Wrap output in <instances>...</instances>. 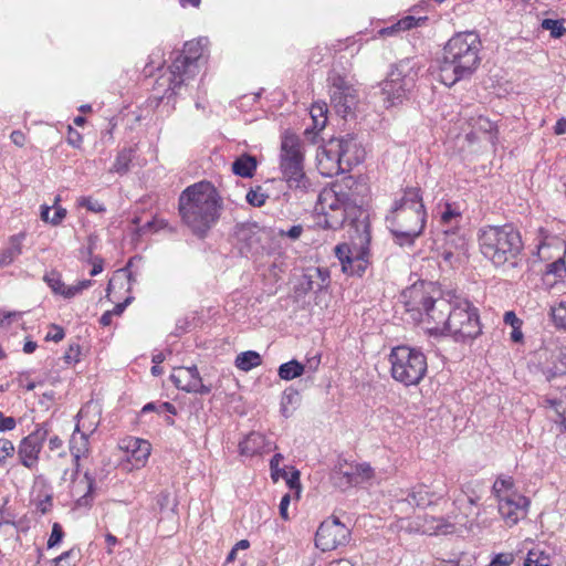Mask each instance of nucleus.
<instances>
[{
    "label": "nucleus",
    "instance_id": "obj_35",
    "mask_svg": "<svg viewBox=\"0 0 566 566\" xmlns=\"http://www.w3.org/2000/svg\"><path fill=\"white\" fill-rule=\"evenodd\" d=\"M552 376L566 375V346L557 347L552 354V367L549 368Z\"/></svg>",
    "mask_w": 566,
    "mask_h": 566
},
{
    "label": "nucleus",
    "instance_id": "obj_20",
    "mask_svg": "<svg viewBox=\"0 0 566 566\" xmlns=\"http://www.w3.org/2000/svg\"><path fill=\"white\" fill-rule=\"evenodd\" d=\"M124 449L130 453V460L134 461V465H144L150 455L151 446L147 440L139 438H128L124 441Z\"/></svg>",
    "mask_w": 566,
    "mask_h": 566
},
{
    "label": "nucleus",
    "instance_id": "obj_53",
    "mask_svg": "<svg viewBox=\"0 0 566 566\" xmlns=\"http://www.w3.org/2000/svg\"><path fill=\"white\" fill-rule=\"evenodd\" d=\"M283 460V455L281 453H275L271 461H270V469H271V475L273 478L275 476H285L286 475V472L284 469H281L280 468V463L282 462Z\"/></svg>",
    "mask_w": 566,
    "mask_h": 566
},
{
    "label": "nucleus",
    "instance_id": "obj_49",
    "mask_svg": "<svg viewBox=\"0 0 566 566\" xmlns=\"http://www.w3.org/2000/svg\"><path fill=\"white\" fill-rule=\"evenodd\" d=\"M184 391L207 395L211 391V387L205 385L202 382L201 377H199L197 380H193L190 384H186V387H184Z\"/></svg>",
    "mask_w": 566,
    "mask_h": 566
},
{
    "label": "nucleus",
    "instance_id": "obj_59",
    "mask_svg": "<svg viewBox=\"0 0 566 566\" xmlns=\"http://www.w3.org/2000/svg\"><path fill=\"white\" fill-rule=\"evenodd\" d=\"M17 421L13 417H7L0 411V431H11L15 428Z\"/></svg>",
    "mask_w": 566,
    "mask_h": 566
},
{
    "label": "nucleus",
    "instance_id": "obj_11",
    "mask_svg": "<svg viewBox=\"0 0 566 566\" xmlns=\"http://www.w3.org/2000/svg\"><path fill=\"white\" fill-rule=\"evenodd\" d=\"M481 333L479 310L469 300L455 298L443 335L465 343L475 339Z\"/></svg>",
    "mask_w": 566,
    "mask_h": 566
},
{
    "label": "nucleus",
    "instance_id": "obj_25",
    "mask_svg": "<svg viewBox=\"0 0 566 566\" xmlns=\"http://www.w3.org/2000/svg\"><path fill=\"white\" fill-rule=\"evenodd\" d=\"M427 20L426 17L423 18H416L413 15H406L398 20L397 22L392 23L389 27L382 28L378 31V34L380 36H396L400 34L402 31L410 30L412 28H416L423 23Z\"/></svg>",
    "mask_w": 566,
    "mask_h": 566
},
{
    "label": "nucleus",
    "instance_id": "obj_14",
    "mask_svg": "<svg viewBox=\"0 0 566 566\" xmlns=\"http://www.w3.org/2000/svg\"><path fill=\"white\" fill-rule=\"evenodd\" d=\"M374 478V469L369 463L339 462L333 470L331 480L337 489L345 491L366 483Z\"/></svg>",
    "mask_w": 566,
    "mask_h": 566
},
{
    "label": "nucleus",
    "instance_id": "obj_45",
    "mask_svg": "<svg viewBox=\"0 0 566 566\" xmlns=\"http://www.w3.org/2000/svg\"><path fill=\"white\" fill-rule=\"evenodd\" d=\"M545 273L547 275H554L557 279L566 276V264L563 258H558L556 261L546 265Z\"/></svg>",
    "mask_w": 566,
    "mask_h": 566
},
{
    "label": "nucleus",
    "instance_id": "obj_30",
    "mask_svg": "<svg viewBox=\"0 0 566 566\" xmlns=\"http://www.w3.org/2000/svg\"><path fill=\"white\" fill-rule=\"evenodd\" d=\"M200 377L199 370L196 365L190 367H179L170 376V380L178 389L184 390L186 384H190Z\"/></svg>",
    "mask_w": 566,
    "mask_h": 566
},
{
    "label": "nucleus",
    "instance_id": "obj_8",
    "mask_svg": "<svg viewBox=\"0 0 566 566\" xmlns=\"http://www.w3.org/2000/svg\"><path fill=\"white\" fill-rule=\"evenodd\" d=\"M418 70L413 59L400 60L391 66L386 80L379 83L380 95L386 108L402 103L415 87Z\"/></svg>",
    "mask_w": 566,
    "mask_h": 566
},
{
    "label": "nucleus",
    "instance_id": "obj_60",
    "mask_svg": "<svg viewBox=\"0 0 566 566\" xmlns=\"http://www.w3.org/2000/svg\"><path fill=\"white\" fill-rule=\"evenodd\" d=\"M127 280L129 283L130 282H135L136 280L133 277V274L130 272L127 271V268L125 269H122L117 272V274L109 280L108 282V287H107V291H111V289L113 287L114 283L117 281V280Z\"/></svg>",
    "mask_w": 566,
    "mask_h": 566
},
{
    "label": "nucleus",
    "instance_id": "obj_2",
    "mask_svg": "<svg viewBox=\"0 0 566 566\" xmlns=\"http://www.w3.org/2000/svg\"><path fill=\"white\" fill-rule=\"evenodd\" d=\"M223 200L209 181L187 187L179 197V213L193 234L202 238L218 222Z\"/></svg>",
    "mask_w": 566,
    "mask_h": 566
},
{
    "label": "nucleus",
    "instance_id": "obj_7",
    "mask_svg": "<svg viewBox=\"0 0 566 566\" xmlns=\"http://www.w3.org/2000/svg\"><path fill=\"white\" fill-rule=\"evenodd\" d=\"M280 170L290 189L308 192L312 182L304 171L302 143L294 134H285L281 143Z\"/></svg>",
    "mask_w": 566,
    "mask_h": 566
},
{
    "label": "nucleus",
    "instance_id": "obj_50",
    "mask_svg": "<svg viewBox=\"0 0 566 566\" xmlns=\"http://www.w3.org/2000/svg\"><path fill=\"white\" fill-rule=\"evenodd\" d=\"M13 443L8 439H0V463H4L8 458L13 455Z\"/></svg>",
    "mask_w": 566,
    "mask_h": 566
},
{
    "label": "nucleus",
    "instance_id": "obj_33",
    "mask_svg": "<svg viewBox=\"0 0 566 566\" xmlns=\"http://www.w3.org/2000/svg\"><path fill=\"white\" fill-rule=\"evenodd\" d=\"M134 158V149L125 147L118 151L111 171L118 175H125L129 170L130 163Z\"/></svg>",
    "mask_w": 566,
    "mask_h": 566
},
{
    "label": "nucleus",
    "instance_id": "obj_6",
    "mask_svg": "<svg viewBox=\"0 0 566 566\" xmlns=\"http://www.w3.org/2000/svg\"><path fill=\"white\" fill-rule=\"evenodd\" d=\"M391 377L406 387L417 386L426 376L428 364L426 355L418 348L399 345L389 354Z\"/></svg>",
    "mask_w": 566,
    "mask_h": 566
},
{
    "label": "nucleus",
    "instance_id": "obj_54",
    "mask_svg": "<svg viewBox=\"0 0 566 566\" xmlns=\"http://www.w3.org/2000/svg\"><path fill=\"white\" fill-rule=\"evenodd\" d=\"M59 201H60V197L57 196V197H55L54 203H53L55 211H54L53 217L50 219V223L52 226H59L66 217V209L61 206H57Z\"/></svg>",
    "mask_w": 566,
    "mask_h": 566
},
{
    "label": "nucleus",
    "instance_id": "obj_27",
    "mask_svg": "<svg viewBox=\"0 0 566 566\" xmlns=\"http://www.w3.org/2000/svg\"><path fill=\"white\" fill-rule=\"evenodd\" d=\"M441 247L464 256L468 254V240L465 235L453 229L443 232V244Z\"/></svg>",
    "mask_w": 566,
    "mask_h": 566
},
{
    "label": "nucleus",
    "instance_id": "obj_19",
    "mask_svg": "<svg viewBox=\"0 0 566 566\" xmlns=\"http://www.w3.org/2000/svg\"><path fill=\"white\" fill-rule=\"evenodd\" d=\"M329 284V271L324 268H315L308 270L303 275L301 283L305 292L318 293L326 289Z\"/></svg>",
    "mask_w": 566,
    "mask_h": 566
},
{
    "label": "nucleus",
    "instance_id": "obj_1",
    "mask_svg": "<svg viewBox=\"0 0 566 566\" xmlns=\"http://www.w3.org/2000/svg\"><path fill=\"white\" fill-rule=\"evenodd\" d=\"M365 191L366 186L352 176L323 188L315 205L317 224L338 230L348 223L356 232H361V242L370 241L368 213L363 208Z\"/></svg>",
    "mask_w": 566,
    "mask_h": 566
},
{
    "label": "nucleus",
    "instance_id": "obj_29",
    "mask_svg": "<svg viewBox=\"0 0 566 566\" xmlns=\"http://www.w3.org/2000/svg\"><path fill=\"white\" fill-rule=\"evenodd\" d=\"M359 234V239L361 240L360 235H361V232H357ZM361 249L359 252H356V254H354L353 259L350 260V264L349 268L347 269V266H345V269L343 270L344 273L346 274H349V275H358V276H361L366 269H367V265H368V252H367V249L364 247V244H368V242H361Z\"/></svg>",
    "mask_w": 566,
    "mask_h": 566
},
{
    "label": "nucleus",
    "instance_id": "obj_9",
    "mask_svg": "<svg viewBox=\"0 0 566 566\" xmlns=\"http://www.w3.org/2000/svg\"><path fill=\"white\" fill-rule=\"evenodd\" d=\"M448 493L444 479H434L430 484L418 483L410 489H399L394 493L395 507L400 513L409 514L416 507L426 509L438 505Z\"/></svg>",
    "mask_w": 566,
    "mask_h": 566
},
{
    "label": "nucleus",
    "instance_id": "obj_24",
    "mask_svg": "<svg viewBox=\"0 0 566 566\" xmlns=\"http://www.w3.org/2000/svg\"><path fill=\"white\" fill-rule=\"evenodd\" d=\"M327 105L326 103H315L311 107V118L313 122L312 128H306L304 134L305 136L311 139L312 142H315L316 130H322L326 123H327Z\"/></svg>",
    "mask_w": 566,
    "mask_h": 566
},
{
    "label": "nucleus",
    "instance_id": "obj_23",
    "mask_svg": "<svg viewBox=\"0 0 566 566\" xmlns=\"http://www.w3.org/2000/svg\"><path fill=\"white\" fill-rule=\"evenodd\" d=\"M331 98L337 113L344 117L352 112L357 103V95L354 88H345V91L332 93Z\"/></svg>",
    "mask_w": 566,
    "mask_h": 566
},
{
    "label": "nucleus",
    "instance_id": "obj_38",
    "mask_svg": "<svg viewBox=\"0 0 566 566\" xmlns=\"http://www.w3.org/2000/svg\"><path fill=\"white\" fill-rule=\"evenodd\" d=\"M524 566H551V557L539 547L528 551Z\"/></svg>",
    "mask_w": 566,
    "mask_h": 566
},
{
    "label": "nucleus",
    "instance_id": "obj_3",
    "mask_svg": "<svg viewBox=\"0 0 566 566\" xmlns=\"http://www.w3.org/2000/svg\"><path fill=\"white\" fill-rule=\"evenodd\" d=\"M482 42L472 31L455 33L443 48L440 81L451 87L457 82L470 77L481 63Z\"/></svg>",
    "mask_w": 566,
    "mask_h": 566
},
{
    "label": "nucleus",
    "instance_id": "obj_21",
    "mask_svg": "<svg viewBox=\"0 0 566 566\" xmlns=\"http://www.w3.org/2000/svg\"><path fill=\"white\" fill-rule=\"evenodd\" d=\"M391 209L426 210L421 189L418 187L406 188L402 196L394 201Z\"/></svg>",
    "mask_w": 566,
    "mask_h": 566
},
{
    "label": "nucleus",
    "instance_id": "obj_64",
    "mask_svg": "<svg viewBox=\"0 0 566 566\" xmlns=\"http://www.w3.org/2000/svg\"><path fill=\"white\" fill-rule=\"evenodd\" d=\"M52 505V495H45L44 499L40 500L36 503V510L40 511L42 514H45L51 510Z\"/></svg>",
    "mask_w": 566,
    "mask_h": 566
},
{
    "label": "nucleus",
    "instance_id": "obj_52",
    "mask_svg": "<svg viewBox=\"0 0 566 566\" xmlns=\"http://www.w3.org/2000/svg\"><path fill=\"white\" fill-rule=\"evenodd\" d=\"M475 486L476 485H474L473 483H468L464 485L462 490L470 505H476L481 500V495L479 494Z\"/></svg>",
    "mask_w": 566,
    "mask_h": 566
},
{
    "label": "nucleus",
    "instance_id": "obj_36",
    "mask_svg": "<svg viewBox=\"0 0 566 566\" xmlns=\"http://www.w3.org/2000/svg\"><path fill=\"white\" fill-rule=\"evenodd\" d=\"M514 489V480L512 476H497L492 486V493L500 500L501 497H505L507 494L513 493Z\"/></svg>",
    "mask_w": 566,
    "mask_h": 566
},
{
    "label": "nucleus",
    "instance_id": "obj_43",
    "mask_svg": "<svg viewBox=\"0 0 566 566\" xmlns=\"http://www.w3.org/2000/svg\"><path fill=\"white\" fill-rule=\"evenodd\" d=\"M335 255L342 264V270H344L345 266L349 268L348 264H350L354 253L348 244L342 243L335 247Z\"/></svg>",
    "mask_w": 566,
    "mask_h": 566
},
{
    "label": "nucleus",
    "instance_id": "obj_42",
    "mask_svg": "<svg viewBox=\"0 0 566 566\" xmlns=\"http://www.w3.org/2000/svg\"><path fill=\"white\" fill-rule=\"evenodd\" d=\"M269 196L262 191V188L258 186L255 189H250L245 196L247 202L253 207L264 206Z\"/></svg>",
    "mask_w": 566,
    "mask_h": 566
},
{
    "label": "nucleus",
    "instance_id": "obj_18",
    "mask_svg": "<svg viewBox=\"0 0 566 566\" xmlns=\"http://www.w3.org/2000/svg\"><path fill=\"white\" fill-rule=\"evenodd\" d=\"M70 451L74 461V472L71 476L72 482L75 481L80 469V459L85 457L88 452V434L86 432H80V424L77 423L74 433L70 440Z\"/></svg>",
    "mask_w": 566,
    "mask_h": 566
},
{
    "label": "nucleus",
    "instance_id": "obj_41",
    "mask_svg": "<svg viewBox=\"0 0 566 566\" xmlns=\"http://www.w3.org/2000/svg\"><path fill=\"white\" fill-rule=\"evenodd\" d=\"M439 256L450 268H454V266L459 265L463 261V259L465 258L464 255H461L460 253L454 252V251L449 250V249H446L443 247H441L439 249Z\"/></svg>",
    "mask_w": 566,
    "mask_h": 566
},
{
    "label": "nucleus",
    "instance_id": "obj_47",
    "mask_svg": "<svg viewBox=\"0 0 566 566\" xmlns=\"http://www.w3.org/2000/svg\"><path fill=\"white\" fill-rule=\"evenodd\" d=\"M49 424L43 422L38 424L35 430L27 436L28 439H32V441L36 442L39 446L43 447V442L45 441L49 434Z\"/></svg>",
    "mask_w": 566,
    "mask_h": 566
},
{
    "label": "nucleus",
    "instance_id": "obj_37",
    "mask_svg": "<svg viewBox=\"0 0 566 566\" xmlns=\"http://www.w3.org/2000/svg\"><path fill=\"white\" fill-rule=\"evenodd\" d=\"M86 482V492L76 500V506L90 507L93 502V492L95 491V475L90 471L84 473Z\"/></svg>",
    "mask_w": 566,
    "mask_h": 566
},
{
    "label": "nucleus",
    "instance_id": "obj_51",
    "mask_svg": "<svg viewBox=\"0 0 566 566\" xmlns=\"http://www.w3.org/2000/svg\"><path fill=\"white\" fill-rule=\"evenodd\" d=\"M514 562L512 553L496 554L488 566H510Z\"/></svg>",
    "mask_w": 566,
    "mask_h": 566
},
{
    "label": "nucleus",
    "instance_id": "obj_44",
    "mask_svg": "<svg viewBox=\"0 0 566 566\" xmlns=\"http://www.w3.org/2000/svg\"><path fill=\"white\" fill-rule=\"evenodd\" d=\"M461 220V212L451 203H446L444 210L441 213V221L444 224H458Z\"/></svg>",
    "mask_w": 566,
    "mask_h": 566
},
{
    "label": "nucleus",
    "instance_id": "obj_34",
    "mask_svg": "<svg viewBox=\"0 0 566 566\" xmlns=\"http://www.w3.org/2000/svg\"><path fill=\"white\" fill-rule=\"evenodd\" d=\"M262 364V358L259 353L254 350H247L239 354L235 358V367L243 371H249L254 367Z\"/></svg>",
    "mask_w": 566,
    "mask_h": 566
},
{
    "label": "nucleus",
    "instance_id": "obj_10",
    "mask_svg": "<svg viewBox=\"0 0 566 566\" xmlns=\"http://www.w3.org/2000/svg\"><path fill=\"white\" fill-rule=\"evenodd\" d=\"M365 151L354 134L331 138L318 155L321 164L326 160L336 172L349 170L364 160Z\"/></svg>",
    "mask_w": 566,
    "mask_h": 566
},
{
    "label": "nucleus",
    "instance_id": "obj_48",
    "mask_svg": "<svg viewBox=\"0 0 566 566\" xmlns=\"http://www.w3.org/2000/svg\"><path fill=\"white\" fill-rule=\"evenodd\" d=\"M64 537V531L59 523H53L52 525V532L48 539V548H53L57 546Z\"/></svg>",
    "mask_w": 566,
    "mask_h": 566
},
{
    "label": "nucleus",
    "instance_id": "obj_26",
    "mask_svg": "<svg viewBox=\"0 0 566 566\" xmlns=\"http://www.w3.org/2000/svg\"><path fill=\"white\" fill-rule=\"evenodd\" d=\"M265 446V437L259 432H250L240 443V454L253 457L260 453Z\"/></svg>",
    "mask_w": 566,
    "mask_h": 566
},
{
    "label": "nucleus",
    "instance_id": "obj_56",
    "mask_svg": "<svg viewBox=\"0 0 566 566\" xmlns=\"http://www.w3.org/2000/svg\"><path fill=\"white\" fill-rule=\"evenodd\" d=\"M170 502V492L167 490L160 491L156 496V506L159 509L160 512L166 510L169 506Z\"/></svg>",
    "mask_w": 566,
    "mask_h": 566
},
{
    "label": "nucleus",
    "instance_id": "obj_61",
    "mask_svg": "<svg viewBox=\"0 0 566 566\" xmlns=\"http://www.w3.org/2000/svg\"><path fill=\"white\" fill-rule=\"evenodd\" d=\"M67 143L75 147V148H78L82 144V136L81 134L75 130L74 128H72L71 126H69V130H67Z\"/></svg>",
    "mask_w": 566,
    "mask_h": 566
},
{
    "label": "nucleus",
    "instance_id": "obj_63",
    "mask_svg": "<svg viewBox=\"0 0 566 566\" xmlns=\"http://www.w3.org/2000/svg\"><path fill=\"white\" fill-rule=\"evenodd\" d=\"M78 356H80V346L71 345L64 355V359L67 364H72V363L78 361Z\"/></svg>",
    "mask_w": 566,
    "mask_h": 566
},
{
    "label": "nucleus",
    "instance_id": "obj_28",
    "mask_svg": "<svg viewBox=\"0 0 566 566\" xmlns=\"http://www.w3.org/2000/svg\"><path fill=\"white\" fill-rule=\"evenodd\" d=\"M258 167V160L250 154H242L232 163V171L242 178L253 177Z\"/></svg>",
    "mask_w": 566,
    "mask_h": 566
},
{
    "label": "nucleus",
    "instance_id": "obj_40",
    "mask_svg": "<svg viewBox=\"0 0 566 566\" xmlns=\"http://www.w3.org/2000/svg\"><path fill=\"white\" fill-rule=\"evenodd\" d=\"M544 30L551 32V36L559 39L566 34V28L564 27V20L544 19L541 23Z\"/></svg>",
    "mask_w": 566,
    "mask_h": 566
},
{
    "label": "nucleus",
    "instance_id": "obj_4",
    "mask_svg": "<svg viewBox=\"0 0 566 566\" xmlns=\"http://www.w3.org/2000/svg\"><path fill=\"white\" fill-rule=\"evenodd\" d=\"M402 298L405 310L413 322L427 324L433 334H444L454 301L440 297V292L426 282L413 284L402 293Z\"/></svg>",
    "mask_w": 566,
    "mask_h": 566
},
{
    "label": "nucleus",
    "instance_id": "obj_32",
    "mask_svg": "<svg viewBox=\"0 0 566 566\" xmlns=\"http://www.w3.org/2000/svg\"><path fill=\"white\" fill-rule=\"evenodd\" d=\"M305 366L296 359L280 365L277 375L283 380H292L304 374Z\"/></svg>",
    "mask_w": 566,
    "mask_h": 566
},
{
    "label": "nucleus",
    "instance_id": "obj_15",
    "mask_svg": "<svg viewBox=\"0 0 566 566\" xmlns=\"http://www.w3.org/2000/svg\"><path fill=\"white\" fill-rule=\"evenodd\" d=\"M349 539L350 530L335 516L322 522L315 534V545L323 552L345 546Z\"/></svg>",
    "mask_w": 566,
    "mask_h": 566
},
{
    "label": "nucleus",
    "instance_id": "obj_55",
    "mask_svg": "<svg viewBox=\"0 0 566 566\" xmlns=\"http://www.w3.org/2000/svg\"><path fill=\"white\" fill-rule=\"evenodd\" d=\"M44 279L54 293H61L64 283L61 281L60 276L56 273L48 274L44 276Z\"/></svg>",
    "mask_w": 566,
    "mask_h": 566
},
{
    "label": "nucleus",
    "instance_id": "obj_13",
    "mask_svg": "<svg viewBox=\"0 0 566 566\" xmlns=\"http://www.w3.org/2000/svg\"><path fill=\"white\" fill-rule=\"evenodd\" d=\"M207 39H199L185 43L184 51L178 54L170 65L169 84L166 94H178L179 90L186 82L192 78L198 72V60L202 55L203 46Z\"/></svg>",
    "mask_w": 566,
    "mask_h": 566
},
{
    "label": "nucleus",
    "instance_id": "obj_57",
    "mask_svg": "<svg viewBox=\"0 0 566 566\" xmlns=\"http://www.w3.org/2000/svg\"><path fill=\"white\" fill-rule=\"evenodd\" d=\"M22 316L21 312L11 311V312H3V315L0 319V326L2 328H9L13 321L20 318Z\"/></svg>",
    "mask_w": 566,
    "mask_h": 566
},
{
    "label": "nucleus",
    "instance_id": "obj_12",
    "mask_svg": "<svg viewBox=\"0 0 566 566\" xmlns=\"http://www.w3.org/2000/svg\"><path fill=\"white\" fill-rule=\"evenodd\" d=\"M426 210L391 209L386 217L395 242L400 247H412L426 227Z\"/></svg>",
    "mask_w": 566,
    "mask_h": 566
},
{
    "label": "nucleus",
    "instance_id": "obj_31",
    "mask_svg": "<svg viewBox=\"0 0 566 566\" xmlns=\"http://www.w3.org/2000/svg\"><path fill=\"white\" fill-rule=\"evenodd\" d=\"M22 253L21 238L14 235L10 239V244L0 253V269L10 265Z\"/></svg>",
    "mask_w": 566,
    "mask_h": 566
},
{
    "label": "nucleus",
    "instance_id": "obj_16",
    "mask_svg": "<svg viewBox=\"0 0 566 566\" xmlns=\"http://www.w3.org/2000/svg\"><path fill=\"white\" fill-rule=\"evenodd\" d=\"M264 230L254 221L237 223L232 238L234 245L243 256H254L263 250L262 238Z\"/></svg>",
    "mask_w": 566,
    "mask_h": 566
},
{
    "label": "nucleus",
    "instance_id": "obj_17",
    "mask_svg": "<svg viewBox=\"0 0 566 566\" xmlns=\"http://www.w3.org/2000/svg\"><path fill=\"white\" fill-rule=\"evenodd\" d=\"M497 504L501 516L507 523L514 525L518 522L521 513L530 505V500L524 495L513 492L497 500Z\"/></svg>",
    "mask_w": 566,
    "mask_h": 566
},
{
    "label": "nucleus",
    "instance_id": "obj_58",
    "mask_svg": "<svg viewBox=\"0 0 566 566\" xmlns=\"http://www.w3.org/2000/svg\"><path fill=\"white\" fill-rule=\"evenodd\" d=\"M51 328L52 331L46 334L45 340H52L55 343L61 342L65 336L64 329L55 324H53Z\"/></svg>",
    "mask_w": 566,
    "mask_h": 566
},
{
    "label": "nucleus",
    "instance_id": "obj_22",
    "mask_svg": "<svg viewBox=\"0 0 566 566\" xmlns=\"http://www.w3.org/2000/svg\"><path fill=\"white\" fill-rule=\"evenodd\" d=\"M42 447L32 439L23 438L18 448L20 463L28 469L36 467Z\"/></svg>",
    "mask_w": 566,
    "mask_h": 566
},
{
    "label": "nucleus",
    "instance_id": "obj_62",
    "mask_svg": "<svg viewBox=\"0 0 566 566\" xmlns=\"http://www.w3.org/2000/svg\"><path fill=\"white\" fill-rule=\"evenodd\" d=\"M96 241H97L96 235L91 234L88 237V239H87V242H88L87 247L82 248L80 250V253H81L82 258H90V259L92 258L93 251H94L95 245H96Z\"/></svg>",
    "mask_w": 566,
    "mask_h": 566
},
{
    "label": "nucleus",
    "instance_id": "obj_5",
    "mask_svg": "<svg viewBox=\"0 0 566 566\" xmlns=\"http://www.w3.org/2000/svg\"><path fill=\"white\" fill-rule=\"evenodd\" d=\"M478 242L481 253L495 266L515 263L523 249L521 234L512 224L482 227Z\"/></svg>",
    "mask_w": 566,
    "mask_h": 566
},
{
    "label": "nucleus",
    "instance_id": "obj_39",
    "mask_svg": "<svg viewBox=\"0 0 566 566\" xmlns=\"http://www.w3.org/2000/svg\"><path fill=\"white\" fill-rule=\"evenodd\" d=\"M549 314L554 326L566 331V301H560L557 305L552 306Z\"/></svg>",
    "mask_w": 566,
    "mask_h": 566
},
{
    "label": "nucleus",
    "instance_id": "obj_46",
    "mask_svg": "<svg viewBox=\"0 0 566 566\" xmlns=\"http://www.w3.org/2000/svg\"><path fill=\"white\" fill-rule=\"evenodd\" d=\"M77 205L80 207L86 208L88 211L101 213L106 210L105 206L98 200L93 199L92 197H80L77 199Z\"/></svg>",
    "mask_w": 566,
    "mask_h": 566
}]
</instances>
